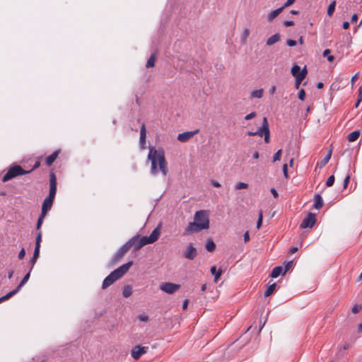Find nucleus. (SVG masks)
Returning <instances> with one entry per match:
<instances>
[{"label":"nucleus","instance_id":"nucleus-1","mask_svg":"<svg viewBox=\"0 0 362 362\" xmlns=\"http://www.w3.org/2000/svg\"><path fill=\"white\" fill-rule=\"evenodd\" d=\"M148 149L147 158L151 161V174L157 175L161 173L163 176H166L168 173V167L164 150L161 148L156 149L153 146H149Z\"/></svg>","mask_w":362,"mask_h":362},{"label":"nucleus","instance_id":"nucleus-14","mask_svg":"<svg viewBox=\"0 0 362 362\" xmlns=\"http://www.w3.org/2000/svg\"><path fill=\"white\" fill-rule=\"evenodd\" d=\"M146 127L145 124H143L141 127L140 129V145L141 148H145V144H146Z\"/></svg>","mask_w":362,"mask_h":362},{"label":"nucleus","instance_id":"nucleus-52","mask_svg":"<svg viewBox=\"0 0 362 362\" xmlns=\"http://www.w3.org/2000/svg\"><path fill=\"white\" fill-rule=\"evenodd\" d=\"M283 172H284V175L285 177L288 178V165H287V164H284V165H283Z\"/></svg>","mask_w":362,"mask_h":362},{"label":"nucleus","instance_id":"nucleus-43","mask_svg":"<svg viewBox=\"0 0 362 362\" xmlns=\"http://www.w3.org/2000/svg\"><path fill=\"white\" fill-rule=\"evenodd\" d=\"M303 79L304 78H301L299 76L296 77V82H295V88H296L298 89L299 88V86H300V84L301 83V82L303 81Z\"/></svg>","mask_w":362,"mask_h":362},{"label":"nucleus","instance_id":"nucleus-16","mask_svg":"<svg viewBox=\"0 0 362 362\" xmlns=\"http://www.w3.org/2000/svg\"><path fill=\"white\" fill-rule=\"evenodd\" d=\"M284 10V7L279 8L271 11L267 16L268 21H272L279 14H280Z\"/></svg>","mask_w":362,"mask_h":362},{"label":"nucleus","instance_id":"nucleus-38","mask_svg":"<svg viewBox=\"0 0 362 362\" xmlns=\"http://www.w3.org/2000/svg\"><path fill=\"white\" fill-rule=\"evenodd\" d=\"M334 176L332 175L328 177L326 182V186L327 187H332L334 183Z\"/></svg>","mask_w":362,"mask_h":362},{"label":"nucleus","instance_id":"nucleus-45","mask_svg":"<svg viewBox=\"0 0 362 362\" xmlns=\"http://www.w3.org/2000/svg\"><path fill=\"white\" fill-rule=\"evenodd\" d=\"M40 248V247H38V246L35 247V250H34V253H33V257H34V259H37L39 257Z\"/></svg>","mask_w":362,"mask_h":362},{"label":"nucleus","instance_id":"nucleus-21","mask_svg":"<svg viewBox=\"0 0 362 362\" xmlns=\"http://www.w3.org/2000/svg\"><path fill=\"white\" fill-rule=\"evenodd\" d=\"M205 247L208 252H212L216 249V244L211 239H208Z\"/></svg>","mask_w":362,"mask_h":362},{"label":"nucleus","instance_id":"nucleus-31","mask_svg":"<svg viewBox=\"0 0 362 362\" xmlns=\"http://www.w3.org/2000/svg\"><path fill=\"white\" fill-rule=\"evenodd\" d=\"M335 6H336V2L335 1L332 2L329 5V6L327 8V15L329 16H332L333 15V13L334 12V10H335Z\"/></svg>","mask_w":362,"mask_h":362},{"label":"nucleus","instance_id":"nucleus-59","mask_svg":"<svg viewBox=\"0 0 362 362\" xmlns=\"http://www.w3.org/2000/svg\"><path fill=\"white\" fill-rule=\"evenodd\" d=\"M271 193L273 194L274 198H277L279 196L277 191L274 188L271 189Z\"/></svg>","mask_w":362,"mask_h":362},{"label":"nucleus","instance_id":"nucleus-34","mask_svg":"<svg viewBox=\"0 0 362 362\" xmlns=\"http://www.w3.org/2000/svg\"><path fill=\"white\" fill-rule=\"evenodd\" d=\"M331 52V50L329 49H325L324 52H323V57H327V60L329 62H332L334 61V57L332 56V55H330Z\"/></svg>","mask_w":362,"mask_h":362},{"label":"nucleus","instance_id":"nucleus-18","mask_svg":"<svg viewBox=\"0 0 362 362\" xmlns=\"http://www.w3.org/2000/svg\"><path fill=\"white\" fill-rule=\"evenodd\" d=\"M322 206H323V201H322V197L320 194H316L315 196L314 207L316 209H320L322 207Z\"/></svg>","mask_w":362,"mask_h":362},{"label":"nucleus","instance_id":"nucleus-26","mask_svg":"<svg viewBox=\"0 0 362 362\" xmlns=\"http://www.w3.org/2000/svg\"><path fill=\"white\" fill-rule=\"evenodd\" d=\"M132 293V288L131 286H125L123 288L122 295L124 298L129 297Z\"/></svg>","mask_w":362,"mask_h":362},{"label":"nucleus","instance_id":"nucleus-50","mask_svg":"<svg viewBox=\"0 0 362 362\" xmlns=\"http://www.w3.org/2000/svg\"><path fill=\"white\" fill-rule=\"evenodd\" d=\"M25 255V250L24 248H22L18 253V257L19 259H22L24 258Z\"/></svg>","mask_w":362,"mask_h":362},{"label":"nucleus","instance_id":"nucleus-55","mask_svg":"<svg viewBox=\"0 0 362 362\" xmlns=\"http://www.w3.org/2000/svg\"><path fill=\"white\" fill-rule=\"evenodd\" d=\"M284 24L285 26L286 27H288V26H292L294 25V22L293 21H285L284 22Z\"/></svg>","mask_w":362,"mask_h":362},{"label":"nucleus","instance_id":"nucleus-39","mask_svg":"<svg viewBox=\"0 0 362 362\" xmlns=\"http://www.w3.org/2000/svg\"><path fill=\"white\" fill-rule=\"evenodd\" d=\"M42 241V232L40 230L37 233V237H36V243L35 246L40 247V243Z\"/></svg>","mask_w":362,"mask_h":362},{"label":"nucleus","instance_id":"nucleus-63","mask_svg":"<svg viewBox=\"0 0 362 362\" xmlns=\"http://www.w3.org/2000/svg\"><path fill=\"white\" fill-rule=\"evenodd\" d=\"M276 91V86H272L271 87V88L269 89V93L270 94H274Z\"/></svg>","mask_w":362,"mask_h":362},{"label":"nucleus","instance_id":"nucleus-6","mask_svg":"<svg viewBox=\"0 0 362 362\" xmlns=\"http://www.w3.org/2000/svg\"><path fill=\"white\" fill-rule=\"evenodd\" d=\"M139 238H140V235L137 234L130 238L125 244H124L112 258L110 265L113 266L119 262L122 259L124 255L128 252V250L133 246L135 242L137 241Z\"/></svg>","mask_w":362,"mask_h":362},{"label":"nucleus","instance_id":"nucleus-3","mask_svg":"<svg viewBox=\"0 0 362 362\" xmlns=\"http://www.w3.org/2000/svg\"><path fill=\"white\" fill-rule=\"evenodd\" d=\"M57 193V177L53 172L49 174V192L45 197L42 205V212L47 214L52 209Z\"/></svg>","mask_w":362,"mask_h":362},{"label":"nucleus","instance_id":"nucleus-10","mask_svg":"<svg viewBox=\"0 0 362 362\" xmlns=\"http://www.w3.org/2000/svg\"><path fill=\"white\" fill-rule=\"evenodd\" d=\"M316 222V216L313 213H309L301 222V228H313Z\"/></svg>","mask_w":362,"mask_h":362},{"label":"nucleus","instance_id":"nucleus-2","mask_svg":"<svg viewBox=\"0 0 362 362\" xmlns=\"http://www.w3.org/2000/svg\"><path fill=\"white\" fill-rule=\"evenodd\" d=\"M209 213L207 211L200 210L194 214V221L189 223L184 230L183 235H189L192 233H197L203 230L209 229Z\"/></svg>","mask_w":362,"mask_h":362},{"label":"nucleus","instance_id":"nucleus-13","mask_svg":"<svg viewBox=\"0 0 362 362\" xmlns=\"http://www.w3.org/2000/svg\"><path fill=\"white\" fill-rule=\"evenodd\" d=\"M199 129H197L194 131L185 132L182 134H179L177 136V140L180 142H187L191 139L195 134L199 133Z\"/></svg>","mask_w":362,"mask_h":362},{"label":"nucleus","instance_id":"nucleus-12","mask_svg":"<svg viewBox=\"0 0 362 362\" xmlns=\"http://www.w3.org/2000/svg\"><path fill=\"white\" fill-rule=\"evenodd\" d=\"M197 255V249L193 246L192 243L189 244L185 251L183 252V256L187 259L192 260Z\"/></svg>","mask_w":362,"mask_h":362},{"label":"nucleus","instance_id":"nucleus-24","mask_svg":"<svg viewBox=\"0 0 362 362\" xmlns=\"http://www.w3.org/2000/svg\"><path fill=\"white\" fill-rule=\"evenodd\" d=\"M332 156V150L330 149L327 154L325 156V157L320 161V167L322 168L327 165V163L329 162Z\"/></svg>","mask_w":362,"mask_h":362},{"label":"nucleus","instance_id":"nucleus-62","mask_svg":"<svg viewBox=\"0 0 362 362\" xmlns=\"http://www.w3.org/2000/svg\"><path fill=\"white\" fill-rule=\"evenodd\" d=\"M349 26H350V24L349 22L346 21V22L343 23L342 27L344 29L346 30L349 28Z\"/></svg>","mask_w":362,"mask_h":362},{"label":"nucleus","instance_id":"nucleus-44","mask_svg":"<svg viewBox=\"0 0 362 362\" xmlns=\"http://www.w3.org/2000/svg\"><path fill=\"white\" fill-rule=\"evenodd\" d=\"M298 97L300 100H304L305 98V92L304 89H301L299 90Z\"/></svg>","mask_w":362,"mask_h":362},{"label":"nucleus","instance_id":"nucleus-35","mask_svg":"<svg viewBox=\"0 0 362 362\" xmlns=\"http://www.w3.org/2000/svg\"><path fill=\"white\" fill-rule=\"evenodd\" d=\"M262 219H263V212L262 210H260L258 214V220L257 222V229H259L261 227L262 223Z\"/></svg>","mask_w":362,"mask_h":362},{"label":"nucleus","instance_id":"nucleus-37","mask_svg":"<svg viewBox=\"0 0 362 362\" xmlns=\"http://www.w3.org/2000/svg\"><path fill=\"white\" fill-rule=\"evenodd\" d=\"M281 149H279L277 152L275 153L272 158L273 162H276L281 160Z\"/></svg>","mask_w":362,"mask_h":362},{"label":"nucleus","instance_id":"nucleus-8","mask_svg":"<svg viewBox=\"0 0 362 362\" xmlns=\"http://www.w3.org/2000/svg\"><path fill=\"white\" fill-rule=\"evenodd\" d=\"M30 173V171H27V170L23 169L18 165H12L8 169L7 173L4 175V177L2 178V182H8V180H10L17 176L26 175Z\"/></svg>","mask_w":362,"mask_h":362},{"label":"nucleus","instance_id":"nucleus-36","mask_svg":"<svg viewBox=\"0 0 362 362\" xmlns=\"http://www.w3.org/2000/svg\"><path fill=\"white\" fill-rule=\"evenodd\" d=\"M248 187V184L247 183H245V182H238L235 185V189H247Z\"/></svg>","mask_w":362,"mask_h":362},{"label":"nucleus","instance_id":"nucleus-19","mask_svg":"<svg viewBox=\"0 0 362 362\" xmlns=\"http://www.w3.org/2000/svg\"><path fill=\"white\" fill-rule=\"evenodd\" d=\"M283 267L281 266L276 267L273 269L270 276L272 278H277L280 274H283Z\"/></svg>","mask_w":362,"mask_h":362},{"label":"nucleus","instance_id":"nucleus-29","mask_svg":"<svg viewBox=\"0 0 362 362\" xmlns=\"http://www.w3.org/2000/svg\"><path fill=\"white\" fill-rule=\"evenodd\" d=\"M46 215H47V214L43 213V212L41 211V214H40V216L38 218V220H37V224H36V229L37 230H39L40 228H41L42 224L43 221H44V218H45Z\"/></svg>","mask_w":362,"mask_h":362},{"label":"nucleus","instance_id":"nucleus-27","mask_svg":"<svg viewBox=\"0 0 362 362\" xmlns=\"http://www.w3.org/2000/svg\"><path fill=\"white\" fill-rule=\"evenodd\" d=\"M30 272L31 271L30 270L25 276L23 278V279L21 281L20 284H18V286H17V288H18L19 290H21V287L23 286L26 283L27 281H28L29 278H30Z\"/></svg>","mask_w":362,"mask_h":362},{"label":"nucleus","instance_id":"nucleus-30","mask_svg":"<svg viewBox=\"0 0 362 362\" xmlns=\"http://www.w3.org/2000/svg\"><path fill=\"white\" fill-rule=\"evenodd\" d=\"M291 74L295 78L297 77L300 74V67L297 64L293 65L291 68Z\"/></svg>","mask_w":362,"mask_h":362},{"label":"nucleus","instance_id":"nucleus-58","mask_svg":"<svg viewBox=\"0 0 362 362\" xmlns=\"http://www.w3.org/2000/svg\"><path fill=\"white\" fill-rule=\"evenodd\" d=\"M358 74H356L354 76H352L351 79V86H353L355 81L358 79Z\"/></svg>","mask_w":362,"mask_h":362},{"label":"nucleus","instance_id":"nucleus-11","mask_svg":"<svg viewBox=\"0 0 362 362\" xmlns=\"http://www.w3.org/2000/svg\"><path fill=\"white\" fill-rule=\"evenodd\" d=\"M148 346H135L131 351V356L134 359L138 360L143 354L148 351Z\"/></svg>","mask_w":362,"mask_h":362},{"label":"nucleus","instance_id":"nucleus-33","mask_svg":"<svg viewBox=\"0 0 362 362\" xmlns=\"http://www.w3.org/2000/svg\"><path fill=\"white\" fill-rule=\"evenodd\" d=\"M20 290L16 288V289L8 292L7 294H6L5 296H2L4 300L5 301V300L9 299L12 296H13L15 294H16Z\"/></svg>","mask_w":362,"mask_h":362},{"label":"nucleus","instance_id":"nucleus-20","mask_svg":"<svg viewBox=\"0 0 362 362\" xmlns=\"http://www.w3.org/2000/svg\"><path fill=\"white\" fill-rule=\"evenodd\" d=\"M264 90L259 88L258 90H252L250 93V98H262L263 96Z\"/></svg>","mask_w":362,"mask_h":362},{"label":"nucleus","instance_id":"nucleus-23","mask_svg":"<svg viewBox=\"0 0 362 362\" xmlns=\"http://www.w3.org/2000/svg\"><path fill=\"white\" fill-rule=\"evenodd\" d=\"M156 59V54L153 53L151 55V57H149V59H148V61L146 62V68L148 69V68L153 67L155 66Z\"/></svg>","mask_w":362,"mask_h":362},{"label":"nucleus","instance_id":"nucleus-25","mask_svg":"<svg viewBox=\"0 0 362 362\" xmlns=\"http://www.w3.org/2000/svg\"><path fill=\"white\" fill-rule=\"evenodd\" d=\"M360 136L359 131H354L348 136V140L351 142L355 141L358 139Z\"/></svg>","mask_w":362,"mask_h":362},{"label":"nucleus","instance_id":"nucleus-42","mask_svg":"<svg viewBox=\"0 0 362 362\" xmlns=\"http://www.w3.org/2000/svg\"><path fill=\"white\" fill-rule=\"evenodd\" d=\"M362 309V306L360 305H355L351 309V312L354 314L358 313Z\"/></svg>","mask_w":362,"mask_h":362},{"label":"nucleus","instance_id":"nucleus-61","mask_svg":"<svg viewBox=\"0 0 362 362\" xmlns=\"http://www.w3.org/2000/svg\"><path fill=\"white\" fill-rule=\"evenodd\" d=\"M189 300L187 299L185 300L182 304V309L185 310L187 309L188 306Z\"/></svg>","mask_w":362,"mask_h":362},{"label":"nucleus","instance_id":"nucleus-57","mask_svg":"<svg viewBox=\"0 0 362 362\" xmlns=\"http://www.w3.org/2000/svg\"><path fill=\"white\" fill-rule=\"evenodd\" d=\"M249 240H250L249 232H248V231H246V232L244 233V242H245V243H247Z\"/></svg>","mask_w":362,"mask_h":362},{"label":"nucleus","instance_id":"nucleus-40","mask_svg":"<svg viewBox=\"0 0 362 362\" xmlns=\"http://www.w3.org/2000/svg\"><path fill=\"white\" fill-rule=\"evenodd\" d=\"M351 175L350 174H347L343 182V187L344 189H346L349 185V180H350Z\"/></svg>","mask_w":362,"mask_h":362},{"label":"nucleus","instance_id":"nucleus-17","mask_svg":"<svg viewBox=\"0 0 362 362\" xmlns=\"http://www.w3.org/2000/svg\"><path fill=\"white\" fill-rule=\"evenodd\" d=\"M280 35L279 33H276L269 37L267 40V45L271 46L280 40Z\"/></svg>","mask_w":362,"mask_h":362},{"label":"nucleus","instance_id":"nucleus-64","mask_svg":"<svg viewBox=\"0 0 362 362\" xmlns=\"http://www.w3.org/2000/svg\"><path fill=\"white\" fill-rule=\"evenodd\" d=\"M297 251H298V247H291L290 249L291 254H293V253H295Z\"/></svg>","mask_w":362,"mask_h":362},{"label":"nucleus","instance_id":"nucleus-41","mask_svg":"<svg viewBox=\"0 0 362 362\" xmlns=\"http://www.w3.org/2000/svg\"><path fill=\"white\" fill-rule=\"evenodd\" d=\"M293 265V261H289L285 264L284 271L283 275L286 274V272L289 270Z\"/></svg>","mask_w":362,"mask_h":362},{"label":"nucleus","instance_id":"nucleus-7","mask_svg":"<svg viewBox=\"0 0 362 362\" xmlns=\"http://www.w3.org/2000/svg\"><path fill=\"white\" fill-rule=\"evenodd\" d=\"M247 134L249 136H259L264 137L265 143L268 144L270 141V131L269 129V123L267 117H263L262 127L256 132L248 131Z\"/></svg>","mask_w":362,"mask_h":362},{"label":"nucleus","instance_id":"nucleus-32","mask_svg":"<svg viewBox=\"0 0 362 362\" xmlns=\"http://www.w3.org/2000/svg\"><path fill=\"white\" fill-rule=\"evenodd\" d=\"M250 35V30L248 28H245L242 35H241V42L245 44L246 42V40Z\"/></svg>","mask_w":362,"mask_h":362},{"label":"nucleus","instance_id":"nucleus-22","mask_svg":"<svg viewBox=\"0 0 362 362\" xmlns=\"http://www.w3.org/2000/svg\"><path fill=\"white\" fill-rule=\"evenodd\" d=\"M211 273L214 276V281L217 282L222 274V271L221 269L217 271L216 267L215 266H213L211 268Z\"/></svg>","mask_w":362,"mask_h":362},{"label":"nucleus","instance_id":"nucleus-15","mask_svg":"<svg viewBox=\"0 0 362 362\" xmlns=\"http://www.w3.org/2000/svg\"><path fill=\"white\" fill-rule=\"evenodd\" d=\"M59 150H57L54 151L51 155L47 156L45 160V163L47 166H51L52 163L55 161L57 156H59Z\"/></svg>","mask_w":362,"mask_h":362},{"label":"nucleus","instance_id":"nucleus-28","mask_svg":"<svg viewBox=\"0 0 362 362\" xmlns=\"http://www.w3.org/2000/svg\"><path fill=\"white\" fill-rule=\"evenodd\" d=\"M276 287V284L274 283L272 285L269 286L267 288V290L264 292V296L266 297L269 296L272 294V293L275 291Z\"/></svg>","mask_w":362,"mask_h":362},{"label":"nucleus","instance_id":"nucleus-48","mask_svg":"<svg viewBox=\"0 0 362 362\" xmlns=\"http://www.w3.org/2000/svg\"><path fill=\"white\" fill-rule=\"evenodd\" d=\"M307 73L308 72H307L306 66H305L302 70L300 69V74L298 76L303 78H305L307 75Z\"/></svg>","mask_w":362,"mask_h":362},{"label":"nucleus","instance_id":"nucleus-47","mask_svg":"<svg viewBox=\"0 0 362 362\" xmlns=\"http://www.w3.org/2000/svg\"><path fill=\"white\" fill-rule=\"evenodd\" d=\"M256 117V112H252L245 117V119L250 120Z\"/></svg>","mask_w":362,"mask_h":362},{"label":"nucleus","instance_id":"nucleus-53","mask_svg":"<svg viewBox=\"0 0 362 362\" xmlns=\"http://www.w3.org/2000/svg\"><path fill=\"white\" fill-rule=\"evenodd\" d=\"M362 101V87L358 88V103H360Z\"/></svg>","mask_w":362,"mask_h":362},{"label":"nucleus","instance_id":"nucleus-51","mask_svg":"<svg viewBox=\"0 0 362 362\" xmlns=\"http://www.w3.org/2000/svg\"><path fill=\"white\" fill-rule=\"evenodd\" d=\"M37 259H34V257H33L29 261L28 264L30 265V270L32 271L35 264L36 263Z\"/></svg>","mask_w":362,"mask_h":362},{"label":"nucleus","instance_id":"nucleus-46","mask_svg":"<svg viewBox=\"0 0 362 362\" xmlns=\"http://www.w3.org/2000/svg\"><path fill=\"white\" fill-rule=\"evenodd\" d=\"M286 44L289 47H294L297 45V42L294 40L288 39L286 41Z\"/></svg>","mask_w":362,"mask_h":362},{"label":"nucleus","instance_id":"nucleus-5","mask_svg":"<svg viewBox=\"0 0 362 362\" xmlns=\"http://www.w3.org/2000/svg\"><path fill=\"white\" fill-rule=\"evenodd\" d=\"M160 234V226H158L154 230L152 231L149 236H143L139 239L138 238L137 241L133 245L134 252H137L141 250L144 246L152 244L155 243L159 238Z\"/></svg>","mask_w":362,"mask_h":362},{"label":"nucleus","instance_id":"nucleus-4","mask_svg":"<svg viewBox=\"0 0 362 362\" xmlns=\"http://www.w3.org/2000/svg\"><path fill=\"white\" fill-rule=\"evenodd\" d=\"M133 262L132 261L128 262L127 263L122 264V266L112 272L103 280L102 288H107V287L111 286L115 281L121 278L124 274H125L128 272Z\"/></svg>","mask_w":362,"mask_h":362},{"label":"nucleus","instance_id":"nucleus-49","mask_svg":"<svg viewBox=\"0 0 362 362\" xmlns=\"http://www.w3.org/2000/svg\"><path fill=\"white\" fill-rule=\"evenodd\" d=\"M138 319L141 322H147L148 320V317L146 315H140L138 316Z\"/></svg>","mask_w":362,"mask_h":362},{"label":"nucleus","instance_id":"nucleus-56","mask_svg":"<svg viewBox=\"0 0 362 362\" xmlns=\"http://www.w3.org/2000/svg\"><path fill=\"white\" fill-rule=\"evenodd\" d=\"M40 161H39V160H37V161L35 163V164H34V165H33V168H32L31 170H30L29 171H30V173H31L33 170H34L37 169V168H39V167H40Z\"/></svg>","mask_w":362,"mask_h":362},{"label":"nucleus","instance_id":"nucleus-60","mask_svg":"<svg viewBox=\"0 0 362 362\" xmlns=\"http://www.w3.org/2000/svg\"><path fill=\"white\" fill-rule=\"evenodd\" d=\"M211 185L215 187H221V184L217 182L216 180H212L211 181Z\"/></svg>","mask_w":362,"mask_h":362},{"label":"nucleus","instance_id":"nucleus-9","mask_svg":"<svg viewBox=\"0 0 362 362\" xmlns=\"http://www.w3.org/2000/svg\"><path fill=\"white\" fill-rule=\"evenodd\" d=\"M180 287L181 286L180 284L170 282H165L160 284V289L166 293L173 294L177 290H179Z\"/></svg>","mask_w":362,"mask_h":362},{"label":"nucleus","instance_id":"nucleus-54","mask_svg":"<svg viewBox=\"0 0 362 362\" xmlns=\"http://www.w3.org/2000/svg\"><path fill=\"white\" fill-rule=\"evenodd\" d=\"M295 1L296 0H287L282 7H284V9L286 7H288V6L292 5L295 2Z\"/></svg>","mask_w":362,"mask_h":362}]
</instances>
